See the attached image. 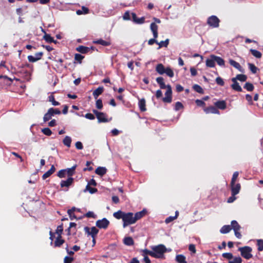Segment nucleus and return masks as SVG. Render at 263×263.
Instances as JSON below:
<instances>
[{
  "instance_id": "1",
  "label": "nucleus",
  "mask_w": 263,
  "mask_h": 263,
  "mask_svg": "<svg viewBox=\"0 0 263 263\" xmlns=\"http://www.w3.org/2000/svg\"><path fill=\"white\" fill-rule=\"evenodd\" d=\"M151 248L154 253L153 257L156 258H164V254L167 251L166 248L163 245L152 246ZM170 251L171 249L168 250V251Z\"/></svg>"
},
{
  "instance_id": "2",
  "label": "nucleus",
  "mask_w": 263,
  "mask_h": 263,
  "mask_svg": "<svg viewBox=\"0 0 263 263\" xmlns=\"http://www.w3.org/2000/svg\"><path fill=\"white\" fill-rule=\"evenodd\" d=\"M123 227L124 228L127 226L136 223V220L134 218V214L132 212L125 213L123 217Z\"/></svg>"
},
{
  "instance_id": "3",
  "label": "nucleus",
  "mask_w": 263,
  "mask_h": 263,
  "mask_svg": "<svg viewBox=\"0 0 263 263\" xmlns=\"http://www.w3.org/2000/svg\"><path fill=\"white\" fill-rule=\"evenodd\" d=\"M60 114H61V111L58 108H50L44 116V122H46L51 119L52 117L55 115Z\"/></svg>"
},
{
  "instance_id": "4",
  "label": "nucleus",
  "mask_w": 263,
  "mask_h": 263,
  "mask_svg": "<svg viewBox=\"0 0 263 263\" xmlns=\"http://www.w3.org/2000/svg\"><path fill=\"white\" fill-rule=\"evenodd\" d=\"M232 229L233 230L234 232V234L235 236L238 238L240 239L241 238V234L239 232V231L241 229L240 226L238 224L236 220H232L231 223V225Z\"/></svg>"
},
{
  "instance_id": "5",
  "label": "nucleus",
  "mask_w": 263,
  "mask_h": 263,
  "mask_svg": "<svg viewBox=\"0 0 263 263\" xmlns=\"http://www.w3.org/2000/svg\"><path fill=\"white\" fill-rule=\"evenodd\" d=\"M238 250L240 252L241 256L246 259H248L252 257V255L251 254L252 248L250 247L246 246L239 248Z\"/></svg>"
},
{
  "instance_id": "6",
  "label": "nucleus",
  "mask_w": 263,
  "mask_h": 263,
  "mask_svg": "<svg viewBox=\"0 0 263 263\" xmlns=\"http://www.w3.org/2000/svg\"><path fill=\"white\" fill-rule=\"evenodd\" d=\"M220 20L215 15L210 16L207 20V24L213 28H217L219 25Z\"/></svg>"
},
{
  "instance_id": "7",
  "label": "nucleus",
  "mask_w": 263,
  "mask_h": 263,
  "mask_svg": "<svg viewBox=\"0 0 263 263\" xmlns=\"http://www.w3.org/2000/svg\"><path fill=\"white\" fill-rule=\"evenodd\" d=\"M172 90L170 85H167V89L165 93V97L162 98V101L165 103H171L172 101Z\"/></svg>"
},
{
  "instance_id": "8",
  "label": "nucleus",
  "mask_w": 263,
  "mask_h": 263,
  "mask_svg": "<svg viewBox=\"0 0 263 263\" xmlns=\"http://www.w3.org/2000/svg\"><path fill=\"white\" fill-rule=\"evenodd\" d=\"M109 224V221L106 218L99 219L96 221V225L100 229H106Z\"/></svg>"
},
{
  "instance_id": "9",
  "label": "nucleus",
  "mask_w": 263,
  "mask_h": 263,
  "mask_svg": "<svg viewBox=\"0 0 263 263\" xmlns=\"http://www.w3.org/2000/svg\"><path fill=\"white\" fill-rule=\"evenodd\" d=\"M84 231L86 233L90 235L92 238H95L99 232V230L95 227H92L90 229L87 227L84 228Z\"/></svg>"
},
{
  "instance_id": "10",
  "label": "nucleus",
  "mask_w": 263,
  "mask_h": 263,
  "mask_svg": "<svg viewBox=\"0 0 263 263\" xmlns=\"http://www.w3.org/2000/svg\"><path fill=\"white\" fill-rule=\"evenodd\" d=\"M43 55V53L42 52H36L34 56L33 55H28V60L30 62H35L38 60H40L42 58V57Z\"/></svg>"
},
{
  "instance_id": "11",
  "label": "nucleus",
  "mask_w": 263,
  "mask_h": 263,
  "mask_svg": "<svg viewBox=\"0 0 263 263\" xmlns=\"http://www.w3.org/2000/svg\"><path fill=\"white\" fill-rule=\"evenodd\" d=\"M73 178L72 177H68L66 180H62L60 183L61 187H69L73 182Z\"/></svg>"
},
{
  "instance_id": "12",
  "label": "nucleus",
  "mask_w": 263,
  "mask_h": 263,
  "mask_svg": "<svg viewBox=\"0 0 263 263\" xmlns=\"http://www.w3.org/2000/svg\"><path fill=\"white\" fill-rule=\"evenodd\" d=\"M231 185L232 195L234 196L239 193L240 189V185L239 183L236 184L235 183H234L233 184H231Z\"/></svg>"
},
{
  "instance_id": "13",
  "label": "nucleus",
  "mask_w": 263,
  "mask_h": 263,
  "mask_svg": "<svg viewBox=\"0 0 263 263\" xmlns=\"http://www.w3.org/2000/svg\"><path fill=\"white\" fill-rule=\"evenodd\" d=\"M158 26L155 23H152L150 25V29L153 32L154 39H156L158 37Z\"/></svg>"
},
{
  "instance_id": "14",
  "label": "nucleus",
  "mask_w": 263,
  "mask_h": 263,
  "mask_svg": "<svg viewBox=\"0 0 263 263\" xmlns=\"http://www.w3.org/2000/svg\"><path fill=\"white\" fill-rule=\"evenodd\" d=\"M233 84L231 85L232 88L238 92H241L242 91V88L239 84L236 81L235 79H232Z\"/></svg>"
},
{
  "instance_id": "15",
  "label": "nucleus",
  "mask_w": 263,
  "mask_h": 263,
  "mask_svg": "<svg viewBox=\"0 0 263 263\" xmlns=\"http://www.w3.org/2000/svg\"><path fill=\"white\" fill-rule=\"evenodd\" d=\"M77 224L74 222H70L69 224V227L67 229V235H70L75 234L77 231L76 230Z\"/></svg>"
},
{
  "instance_id": "16",
  "label": "nucleus",
  "mask_w": 263,
  "mask_h": 263,
  "mask_svg": "<svg viewBox=\"0 0 263 263\" xmlns=\"http://www.w3.org/2000/svg\"><path fill=\"white\" fill-rule=\"evenodd\" d=\"M214 54L210 55L209 58L207 59L205 61L206 66L208 67L213 68L215 66V61L214 60Z\"/></svg>"
},
{
  "instance_id": "17",
  "label": "nucleus",
  "mask_w": 263,
  "mask_h": 263,
  "mask_svg": "<svg viewBox=\"0 0 263 263\" xmlns=\"http://www.w3.org/2000/svg\"><path fill=\"white\" fill-rule=\"evenodd\" d=\"M229 63L230 64L235 67L236 69L238 70L240 72H243V69L242 68L241 65L239 64V63L236 62L235 61L230 59L229 60Z\"/></svg>"
},
{
  "instance_id": "18",
  "label": "nucleus",
  "mask_w": 263,
  "mask_h": 263,
  "mask_svg": "<svg viewBox=\"0 0 263 263\" xmlns=\"http://www.w3.org/2000/svg\"><path fill=\"white\" fill-rule=\"evenodd\" d=\"M146 209H143L141 211L135 213L134 216L136 221L143 217L146 214Z\"/></svg>"
},
{
  "instance_id": "19",
  "label": "nucleus",
  "mask_w": 263,
  "mask_h": 263,
  "mask_svg": "<svg viewBox=\"0 0 263 263\" xmlns=\"http://www.w3.org/2000/svg\"><path fill=\"white\" fill-rule=\"evenodd\" d=\"M204 111L206 114H209V113L216 114H219V110L214 106H210L209 107L205 108L204 109Z\"/></svg>"
},
{
  "instance_id": "20",
  "label": "nucleus",
  "mask_w": 263,
  "mask_h": 263,
  "mask_svg": "<svg viewBox=\"0 0 263 263\" xmlns=\"http://www.w3.org/2000/svg\"><path fill=\"white\" fill-rule=\"evenodd\" d=\"M213 58L215 61V63L216 62L217 64L220 66L224 67L225 62L223 59L215 55H214Z\"/></svg>"
},
{
  "instance_id": "21",
  "label": "nucleus",
  "mask_w": 263,
  "mask_h": 263,
  "mask_svg": "<svg viewBox=\"0 0 263 263\" xmlns=\"http://www.w3.org/2000/svg\"><path fill=\"white\" fill-rule=\"evenodd\" d=\"M55 171V167L53 165H52L50 169L44 173L42 176L43 179H45L49 177L51 175H52Z\"/></svg>"
},
{
  "instance_id": "22",
  "label": "nucleus",
  "mask_w": 263,
  "mask_h": 263,
  "mask_svg": "<svg viewBox=\"0 0 263 263\" xmlns=\"http://www.w3.org/2000/svg\"><path fill=\"white\" fill-rule=\"evenodd\" d=\"M107 172V169L105 167L99 166L95 171V173L101 176L105 175Z\"/></svg>"
},
{
  "instance_id": "23",
  "label": "nucleus",
  "mask_w": 263,
  "mask_h": 263,
  "mask_svg": "<svg viewBox=\"0 0 263 263\" xmlns=\"http://www.w3.org/2000/svg\"><path fill=\"white\" fill-rule=\"evenodd\" d=\"M104 90V88L102 86H100L96 90H95L93 92V96L94 98L96 99L102 93Z\"/></svg>"
},
{
  "instance_id": "24",
  "label": "nucleus",
  "mask_w": 263,
  "mask_h": 263,
  "mask_svg": "<svg viewBox=\"0 0 263 263\" xmlns=\"http://www.w3.org/2000/svg\"><path fill=\"white\" fill-rule=\"evenodd\" d=\"M215 105L220 109H224L226 108V103L225 101H218L215 103Z\"/></svg>"
},
{
  "instance_id": "25",
  "label": "nucleus",
  "mask_w": 263,
  "mask_h": 263,
  "mask_svg": "<svg viewBox=\"0 0 263 263\" xmlns=\"http://www.w3.org/2000/svg\"><path fill=\"white\" fill-rule=\"evenodd\" d=\"M125 214V213L124 212H122L121 210H119L116 212H115L113 214V216L114 217L118 219H122V220H123V217Z\"/></svg>"
},
{
  "instance_id": "26",
  "label": "nucleus",
  "mask_w": 263,
  "mask_h": 263,
  "mask_svg": "<svg viewBox=\"0 0 263 263\" xmlns=\"http://www.w3.org/2000/svg\"><path fill=\"white\" fill-rule=\"evenodd\" d=\"M165 68L162 64H158L156 67V71L160 74H163L165 73Z\"/></svg>"
},
{
  "instance_id": "27",
  "label": "nucleus",
  "mask_w": 263,
  "mask_h": 263,
  "mask_svg": "<svg viewBox=\"0 0 263 263\" xmlns=\"http://www.w3.org/2000/svg\"><path fill=\"white\" fill-rule=\"evenodd\" d=\"M123 243L127 246H131L134 245V242L131 237H126L123 239Z\"/></svg>"
},
{
  "instance_id": "28",
  "label": "nucleus",
  "mask_w": 263,
  "mask_h": 263,
  "mask_svg": "<svg viewBox=\"0 0 263 263\" xmlns=\"http://www.w3.org/2000/svg\"><path fill=\"white\" fill-rule=\"evenodd\" d=\"M138 105L141 111H144L146 110L145 100L143 98L139 100L138 102Z\"/></svg>"
},
{
  "instance_id": "29",
  "label": "nucleus",
  "mask_w": 263,
  "mask_h": 263,
  "mask_svg": "<svg viewBox=\"0 0 263 263\" xmlns=\"http://www.w3.org/2000/svg\"><path fill=\"white\" fill-rule=\"evenodd\" d=\"M232 230L230 225H224L220 229V232L222 234L228 233Z\"/></svg>"
},
{
  "instance_id": "30",
  "label": "nucleus",
  "mask_w": 263,
  "mask_h": 263,
  "mask_svg": "<svg viewBox=\"0 0 263 263\" xmlns=\"http://www.w3.org/2000/svg\"><path fill=\"white\" fill-rule=\"evenodd\" d=\"M94 43L97 44L101 45L104 46H107L110 45V42L103 40L102 39L97 40L93 42Z\"/></svg>"
},
{
  "instance_id": "31",
  "label": "nucleus",
  "mask_w": 263,
  "mask_h": 263,
  "mask_svg": "<svg viewBox=\"0 0 263 263\" xmlns=\"http://www.w3.org/2000/svg\"><path fill=\"white\" fill-rule=\"evenodd\" d=\"M71 138L68 136H66L63 140V144L68 147H70L71 143Z\"/></svg>"
},
{
  "instance_id": "32",
  "label": "nucleus",
  "mask_w": 263,
  "mask_h": 263,
  "mask_svg": "<svg viewBox=\"0 0 263 263\" xmlns=\"http://www.w3.org/2000/svg\"><path fill=\"white\" fill-rule=\"evenodd\" d=\"M76 50L81 53H86L89 51L88 47L84 46H80L78 47Z\"/></svg>"
},
{
  "instance_id": "33",
  "label": "nucleus",
  "mask_w": 263,
  "mask_h": 263,
  "mask_svg": "<svg viewBox=\"0 0 263 263\" xmlns=\"http://www.w3.org/2000/svg\"><path fill=\"white\" fill-rule=\"evenodd\" d=\"M169 41H170L169 39H167L164 41H162L160 42H158L157 44L159 45L158 49H159L160 48H161L163 47H167L169 44Z\"/></svg>"
},
{
  "instance_id": "34",
  "label": "nucleus",
  "mask_w": 263,
  "mask_h": 263,
  "mask_svg": "<svg viewBox=\"0 0 263 263\" xmlns=\"http://www.w3.org/2000/svg\"><path fill=\"white\" fill-rule=\"evenodd\" d=\"M76 168V165H74L71 168H67L66 170V174L68 175V177H71L74 173V170Z\"/></svg>"
},
{
  "instance_id": "35",
  "label": "nucleus",
  "mask_w": 263,
  "mask_h": 263,
  "mask_svg": "<svg viewBox=\"0 0 263 263\" xmlns=\"http://www.w3.org/2000/svg\"><path fill=\"white\" fill-rule=\"evenodd\" d=\"M64 242V240L61 238V236H58L54 242V247H59Z\"/></svg>"
},
{
  "instance_id": "36",
  "label": "nucleus",
  "mask_w": 263,
  "mask_h": 263,
  "mask_svg": "<svg viewBox=\"0 0 263 263\" xmlns=\"http://www.w3.org/2000/svg\"><path fill=\"white\" fill-rule=\"evenodd\" d=\"M250 51L251 52L252 55L256 58H260L262 56L261 53L255 49H251Z\"/></svg>"
},
{
  "instance_id": "37",
  "label": "nucleus",
  "mask_w": 263,
  "mask_h": 263,
  "mask_svg": "<svg viewBox=\"0 0 263 263\" xmlns=\"http://www.w3.org/2000/svg\"><path fill=\"white\" fill-rule=\"evenodd\" d=\"M233 79H235L236 81L238 80L241 82H245L247 80V77L245 74H239L235 78H233Z\"/></svg>"
},
{
  "instance_id": "38",
  "label": "nucleus",
  "mask_w": 263,
  "mask_h": 263,
  "mask_svg": "<svg viewBox=\"0 0 263 263\" xmlns=\"http://www.w3.org/2000/svg\"><path fill=\"white\" fill-rule=\"evenodd\" d=\"M43 39L47 43H51L53 42V38L51 36L50 34H47L46 32H45V34L43 36Z\"/></svg>"
},
{
  "instance_id": "39",
  "label": "nucleus",
  "mask_w": 263,
  "mask_h": 263,
  "mask_svg": "<svg viewBox=\"0 0 263 263\" xmlns=\"http://www.w3.org/2000/svg\"><path fill=\"white\" fill-rule=\"evenodd\" d=\"M186 260L185 257L182 254L177 255L176 256V261L178 263H181Z\"/></svg>"
},
{
  "instance_id": "40",
  "label": "nucleus",
  "mask_w": 263,
  "mask_h": 263,
  "mask_svg": "<svg viewBox=\"0 0 263 263\" xmlns=\"http://www.w3.org/2000/svg\"><path fill=\"white\" fill-rule=\"evenodd\" d=\"M248 66L249 69L251 71V72L255 74L257 72V71L258 70V68L255 66L254 64L252 63H248Z\"/></svg>"
},
{
  "instance_id": "41",
  "label": "nucleus",
  "mask_w": 263,
  "mask_h": 263,
  "mask_svg": "<svg viewBox=\"0 0 263 263\" xmlns=\"http://www.w3.org/2000/svg\"><path fill=\"white\" fill-rule=\"evenodd\" d=\"M244 88L246 89L248 91H252L253 90L254 87L252 83H250L249 82H247L244 86Z\"/></svg>"
},
{
  "instance_id": "42",
  "label": "nucleus",
  "mask_w": 263,
  "mask_h": 263,
  "mask_svg": "<svg viewBox=\"0 0 263 263\" xmlns=\"http://www.w3.org/2000/svg\"><path fill=\"white\" fill-rule=\"evenodd\" d=\"M257 246L258 251H263V239H257Z\"/></svg>"
},
{
  "instance_id": "43",
  "label": "nucleus",
  "mask_w": 263,
  "mask_h": 263,
  "mask_svg": "<svg viewBox=\"0 0 263 263\" xmlns=\"http://www.w3.org/2000/svg\"><path fill=\"white\" fill-rule=\"evenodd\" d=\"M193 88L195 91H196L197 92H198L199 93H203L204 91L203 89L201 86L197 84H195Z\"/></svg>"
},
{
  "instance_id": "44",
  "label": "nucleus",
  "mask_w": 263,
  "mask_h": 263,
  "mask_svg": "<svg viewBox=\"0 0 263 263\" xmlns=\"http://www.w3.org/2000/svg\"><path fill=\"white\" fill-rule=\"evenodd\" d=\"M88 191L90 194H93L97 192V189L96 188L91 187L89 184L86 186L84 192Z\"/></svg>"
},
{
  "instance_id": "45",
  "label": "nucleus",
  "mask_w": 263,
  "mask_h": 263,
  "mask_svg": "<svg viewBox=\"0 0 263 263\" xmlns=\"http://www.w3.org/2000/svg\"><path fill=\"white\" fill-rule=\"evenodd\" d=\"M99 123L101 122H107L108 120L106 118L105 114L103 113V115H99V118H97Z\"/></svg>"
},
{
  "instance_id": "46",
  "label": "nucleus",
  "mask_w": 263,
  "mask_h": 263,
  "mask_svg": "<svg viewBox=\"0 0 263 263\" xmlns=\"http://www.w3.org/2000/svg\"><path fill=\"white\" fill-rule=\"evenodd\" d=\"M164 73H166V74L170 78H172L174 76L173 71L170 67H167L165 69Z\"/></svg>"
},
{
  "instance_id": "47",
  "label": "nucleus",
  "mask_w": 263,
  "mask_h": 263,
  "mask_svg": "<svg viewBox=\"0 0 263 263\" xmlns=\"http://www.w3.org/2000/svg\"><path fill=\"white\" fill-rule=\"evenodd\" d=\"M49 101L52 103V104L54 106H58L60 105L59 102L56 101L54 100V96L52 95H50L49 97Z\"/></svg>"
},
{
  "instance_id": "48",
  "label": "nucleus",
  "mask_w": 263,
  "mask_h": 263,
  "mask_svg": "<svg viewBox=\"0 0 263 263\" xmlns=\"http://www.w3.org/2000/svg\"><path fill=\"white\" fill-rule=\"evenodd\" d=\"M42 132L46 136H50L52 134V131L50 128L46 127L42 129Z\"/></svg>"
},
{
  "instance_id": "49",
  "label": "nucleus",
  "mask_w": 263,
  "mask_h": 263,
  "mask_svg": "<svg viewBox=\"0 0 263 263\" xmlns=\"http://www.w3.org/2000/svg\"><path fill=\"white\" fill-rule=\"evenodd\" d=\"M66 170L65 169L60 170L57 174L58 176L60 178H65L66 177Z\"/></svg>"
},
{
  "instance_id": "50",
  "label": "nucleus",
  "mask_w": 263,
  "mask_h": 263,
  "mask_svg": "<svg viewBox=\"0 0 263 263\" xmlns=\"http://www.w3.org/2000/svg\"><path fill=\"white\" fill-rule=\"evenodd\" d=\"M96 107L99 109H101L103 108V104L102 100L99 99L96 101Z\"/></svg>"
},
{
  "instance_id": "51",
  "label": "nucleus",
  "mask_w": 263,
  "mask_h": 263,
  "mask_svg": "<svg viewBox=\"0 0 263 263\" xmlns=\"http://www.w3.org/2000/svg\"><path fill=\"white\" fill-rule=\"evenodd\" d=\"M238 174H239V173L238 172H235L234 173L232 178V179H231V184H233L234 183H235V181L238 176Z\"/></svg>"
},
{
  "instance_id": "52",
  "label": "nucleus",
  "mask_w": 263,
  "mask_h": 263,
  "mask_svg": "<svg viewBox=\"0 0 263 263\" xmlns=\"http://www.w3.org/2000/svg\"><path fill=\"white\" fill-rule=\"evenodd\" d=\"M215 81H216V83L220 86H222L224 84L223 79L221 78H220V77H217Z\"/></svg>"
},
{
  "instance_id": "53",
  "label": "nucleus",
  "mask_w": 263,
  "mask_h": 263,
  "mask_svg": "<svg viewBox=\"0 0 263 263\" xmlns=\"http://www.w3.org/2000/svg\"><path fill=\"white\" fill-rule=\"evenodd\" d=\"M63 226L62 225L59 226L56 230V233L58 235V236L61 237V234L63 232Z\"/></svg>"
},
{
  "instance_id": "54",
  "label": "nucleus",
  "mask_w": 263,
  "mask_h": 263,
  "mask_svg": "<svg viewBox=\"0 0 263 263\" xmlns=\"http://www.w3.org/2000/svg\"><path fill=\"white\" fill-rule=\"evenodd\" d=\"M143 256L144 257V256H147V255H150L151 256L153 257V252L152 251H149L147 249H144L143 250Z\"/></svg>"
},
{
  "instance_id": "55",
  "label": "nucleus",
  "mask_w": 263,
  "mask_h": 263,
  "mask_svg": "<svg viewBox=\"0 0 263 263\" xmlns=\"http://www.w3.org/2000/svg\"><path fill=\"white\" fill-rule=\"evenodd\" d=\"M183 107V106L181 102H177L175 104L174 109L176 111H178V110H180V109L182 108Z\"/></svg>"
},
{
  "instance_id": "56",
  "label": "nucleus",
  "mask_w": 263,
  "mask_h": 263,
  "mask_svg": "<svg viewBox=\"0 0 263 263\" xmlns=\"http://www.w3.org/2000/svg\"><path fill=\"white\" fill-rule=\"evenodd\" d=\"M130 13L129 11H126L123 16V18L124 20H130Z\"/></svg>"
},
{
  "instance_id": "57",
  "label": "nucleus",
  "mask_w": 263,
  "mask_h": 263,
  "mask_svg": "<svg viewBox=\"0 0 263 263\" xmlns=\"http://www.w3.org/2000/svg\"><path fill=\"white\" fill-rule=\"evenodd\" d=\"M242 259L240 257H235L233 260L229 261V263H241Z\"/></svg>"
},
{
  "instance_id": "58",
  "label": "nucleus",
  "mask_w": 263,
  "mask_h": 263,
  "mask_svg": "<svg viewBox=\"0 0 263 263\" xmlns=\"http://www.w3.org/2000/svg\"><path fill=\"white\" fill-rule=\"evenodd\" d=\"M222 257L228 259H231L233 258V254L231 253H224L222 255Z\"/></svg>"
},
{
  "instance_id": "59",
  "label": "nucleus",
  "mask_w": 263,
  "mask_h": 263,
  "mask_svg": "<svg viewBox=\"0 0 263 263\" xmlns=\"http://www.w3.org/2000/svg\"><path fill=\"white\" fill-rule=\"evenodd\" d=\"M144 21H145L144 17H141L140 18L137 17L134 23L137 24H142L144 23Z\"/></svg>"
},
{
  "instance_id": "60",
  "label": "nucleus",
  "mask_w": 263,
  "mask_h": 263,
  "mask_svg": "<svg viewBox=\"0 0 263 263\" xmlns=\"http://www.w3.org/2000/svg\"><path fill=\"white\" fill-rule=\"evenodd\" d=\"M84 58V57L83 55H82L81 54H79V53H76L75 54V55H74V59L77 61H79V62H81V61Z\"/></svg>"
},
{
  "instance_id": "61",
  "label": "nucleus",
  "mask_w": 263,
  "mask_h": 263,
  "mask_svg": "<svg viewBox=\"0 0 263 263\" xmlns=\"http://www.w3.org/2000/svg\"><path fill=\"white\" fill-rule=\"evenodd\" d=\"M189 250L193 254H195L196 252L195 246L193 244H190L189 245Z\"/></svg>"
},
{
  "instance_id": "62",
  "label": "nucleus",
  "mask_w": 263,
  "mask_h": 263,
  "mask_svg": "<svg viewBox=\"0 0 263 263\" xmlns=\"http://www.w3.org/2000/svg\"><path fill=\"white\" fill-rule=\"evenodd\" d=\"M175 219H176V216H169L165 219V222L166 223H169Z\"/></svg>"
},
{
  "instance_id": "63",
  "label": "nucleus",
  "mask_w": 263,
  "mask_h": 263,
  "mask_svg": "<svg viewBox=\"0 0 263 263\" xmlns=\"http://www.w3.org/2000/svg\"><path fill=\"white\" fill-rule=\"evenodd\" d=\"M84 117L89 120H94L95 119V116L91 113H87L84 115Z\"/></svg>"
},
{
  "instance_id": "64",
  "label": "nucleus",
  "mask_w": 263,
  "mask_h": 263,
  "mask_svg": "<svg viewBox=\"0 0 263 263\" xmlns=\"http://www.w3.org/2000/svg\"><path fill=\"white\" fill-rule=\"evenodd\" d=\"M76 147L78 149H82L83 148V144L81 142L78 141L76 143Z\"/></svg>"
}]
</instances>
